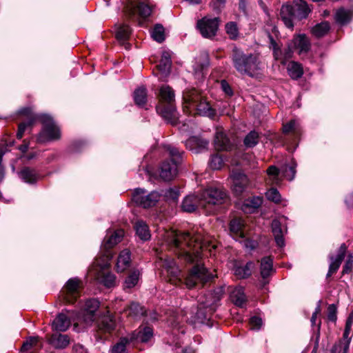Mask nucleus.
<instances>
[{"label":"nucleus","instance_id":"20","mask_svg":"<svg viewBox=\"0 0 353 353\" xmlns=\"http://www.w3.org/2000/svg\"><path fill=\"white\" fill-rule=\"evenodd\" d=\"M83 283L78 278H72L68 280V303H73L80 297Z\"/></svg>","mask_w":353,"mask_h":353},{"label":"nucleus","instance_id":"61","mask_svg":"<svg viewBox=\"0 0 353 353\" xmlns=\"http://www.w3.org/2000/svg\"><path fill=\"white\" fill-rule=\"evenodd\" d=\"M261 203L262 200L260 197H254L250 200H248L245 205L253 208H257L261 205Z\"/></svg>","mask_w":353,"mask_h":353},{"label":"nucleus","instance_id":"38","mask_svg":"<svg viewBox=\"0 0 353 353\" xmlns=\"http://www.w3.org/2000/svg\"><path fill=\"white\" fill-rule=\"evenodd\" d=\"M133 336L134 339L142 343H146L153 336V331L150 327H144L137 332H134Z\"/></svg>","mask_w":353,"mask_h":353},{"label":"nucleus","instance_id":"47","mask_svg":"<svg viewBox=\"0 0 353 353\" xmlns=\"http://www.w3.org/2000/svg\"><path fill=\"white\" fill-rule=\"evenodd\" d=\"M296 165L297 164L294 160L292 159L290 163L285 165L282 169L283 176L289 181L293 180L296 174Z\"/></svg>","mask_w":353,"mask_h":353},{"label":"nucleus","instance_id":"51","mask_svg":"<svg viewBox=\"0 0 353 353\" xmlns=\"http://www.w3.org/2000/svg\"><path fill=\"white\" fill-rule=\"evenodd\" d=\"M225 31L231 39H236L239 36V29L235 22L230 21L225 24Z\"/></svg>","mask_w":353,"mask_h":353},{"label":"nucleus","instance_id":"21","mask_svg":"<svg viewBox=\"0 0 353 353\" xmlns=\"http://www.w3.org/2000/svg\"><path fill=\"white\" fill-rule=\"evenodd\" d=\"M212 314L210 313L208 308H206L200 303L199 307L191 308L190 316H187L186 321L190 323H204L206 320L210 319Z\"/></svg>","mask_w":353,"mask_h":353},{"label":"nucleus","instance_id":"55","mask_svg":"<svg viewBox=\"0 0 353 353\" xmlns=\"http://www.w3.org/2000/svg\"><path fill=\"white\" fill-rule=\"evenodd\" d=\"M265 196L268 200L274 203H279L281 201V195L279 191L275 188H272L268 190L265 193Z\"/></svg>","mask_w":353,"mask_h":353},{"label":"nucleus","instance_id":"5","mask_svg":"<svg viewBox=\"0 0 353 353\" xmlns=\"http://www.w3.org/2000/svg\"><path fill=\"white\" fill-rule=\"evenodd\" d=\"M231 59L234 68L241 74L253 76L259 69V58L256 54H245L236 47L232 49Z\"/></svg>","mask_w":353,"mask_h":353},{"label":"nucleus","instance_id":"63","mask_svg":"<svg viewBox=\"0 0 353 353\" xmlns=\"http://www.w3.org/2000/svg\"><path fill=\"white\" fill-rule=\"evenodd\" d=\"M28 124L25 123H20L19 125L18 132L17 133V137L18 139H21L23 137V133L26 129Z\"/></svg>","mask_w":353,"mask_h":353},{"label":"nucleus","instance_id":"13","mask_svg":"<svg viewBox=\"0 0 353 353\" xmlns=\"http://www.w3.org/2000/svg\"><path fill=\"white\" fill-rule=\"evenodd\" d=\"M124 10L130 18L138 15L141 19H146L152 12L151 6L145 1H130L125 6Z\"/></svg>","mask_w":353,"mask_h":353},{"label":"nucleus","instance_id":"28","mask_svg":"<svg viewBox=\"0 0 353 353\" xmlns=\"http://www.w3.org/2000/svg\"><path fill=\"white\" fill-rule=\"evenodd\" d=\"M293 48L298 50L299 54L306 53L310 48V42L305 34H298L292 41Z\"/></svg>","mask_w":353,"mask_h":353},{"label":"nucleus","instance_id":"26","mask_svg":"<svg viewBox=\"0 0 353 353\" xmlns=\"http://www.w3.org/2000/svg\"><path fill=\"white\" fill-rule=\"evenodd\" d=\"M177 173V165L168 161L163 162L160 168V177L164 181L172 180Z\"/></svg>","mask_w":353,"mask_h":353},{"label":"nucleus","instance_id":"53","mask_svg":"<svg viewBox=\"0 0 353 353\" xmlns=\"http://www.w3.org/2000/svg\"><path fill=\"white\" fill-rule=\"evenodd\" d=\"M223 164V158L221 155L216 154L211 157L210 166L213 170H219Z\"/></svg>","mask_w":353,"mask_h":353},{"label":"nucleus","instance_id":"14","mask_svg":"<svg viewBox=\"0 0 353 353\" xmlns=\"http://www.w3.org/2000/svg\"><path fill=\"white\" fill-rule=\"evenodd\" d=\"M219 22L220 19L218 17L208 18L205 17L198 20L196 28L203 37L212 38L216 34Z\"/></svg>","mask_w":353,"mask_h":353},{"label":"nucleus","instance_id":"16","mask_svg":"<svg viewBox=\"0 0 353 353\" xmlns=\"http://www.w3.org/2000/svg\"><path fill=\"white\" fill-rule=\"evenodd\" d=\"M159 197L160 194L157 192L153 191L146 194L144 190L140 188L136 189L132 194L133 201L145 208L154 205Z\"/></svg>","mask_w":353,"mask_h":353},{"label":"nucleus","instance_id":"59","mask_svg":"<svg viewBox=\"0 0 353 353\" xmlns=\"http://www.w3.org/2000/svg\"><path fill=\"white\" fill-rule=\"evenodd\" d=\"M279 173V170L274 165L270 166L267 170V174L270 176H272L273 181H277Z\"/></svg>","mask_w":353,"mask_h":353},{"label":"nucleus","instance_id":"15","mask_svg":"<svg viewBox=\"0 0 353 353\" xmlns=\"http://www.w3.org/2000/svg\"><path fill=\"white\" fill-rule=\"evenodd\" d=\"M243 227L244 223L243 219L240 218L233 219L230 223V235L236 241H243L246 247L254 249L256 246V243L245 237Z\"/></svg>","mask_w":353,"mask_h":353},{"label":"nucleus","instance_id":"17","mask_svg":"<svg viewBox=\"0 0 353 353\" xmlns=\"http://www.w3.org/2000/svg\"><path fill=\"white\" fill-rule=\"evenodd\" d=\"M123 234L124 232L123 230H118L113 232H108L101 245V252H103V254L101 256L99 257V259H105L108 253H110L113 256L110 249L121 241Z\"/></svg>","mask_w":353,"mask_h":353},{"label":"nucleus","instance_id":"52","mask_svg":"<svg viewBox=\"0 0 353 353\" xmlns=\"http://www.w3.org/2000/svg\"><path fill=\"white\" fill-rule=\"evenodd\" d=\"M127 343L128 340L126 338L121 339L112 347L111 353H125Z\"/></svg>","mask_w":353,"mask_h":353},{"label":"nucleus","instance_id":"23","mask_svg":"<svg viewBox=\"0 0 353 353\" xmlns=\"http://www.w3.org/2000/svg\"><path fill=\"white\" fill-rule=\"evenodd\" d=\"M43 347V343L39 336H30L23 343L22 353H34Z\"/></svg>","mask_w":353,"mask_h":353},{"label":"nucleus","instance_id":"60","mask_svg":"<svg viewBox=\"0 0 353 353\" xmlns=\"http://www.w3.org/2000/svg\"><path fill=\"white\" fill-rule=\"evenodd\" d=\"M250 324L252 329L259 330L262 325V319L258 316H252L250 319Z\"/></svg>","mask_w":353,"mask_h":353},{"label":"nucleus","instance_id":"9","mask_svg":"<svg viewBox=\"0 0 353 353\" xmlns=\"http://www.w3.org/2000/svg\"><path fill=\"white\" fill-rule=\"evenodd\" d=\"M40 119L43 128L37 137L38 142L46 143L60 139V129L51 117L43 114L41 116Z\"/></svg>","mask_w":353,"mask_h":353},{"label":"nucleus","instance_id":"40","mask_svg":"<svg viewBox=\"0 0 353 353\" xmlns=\"http://www.w3.org/2000/svg\"><path fill=\"white\" fill-rule=\"evenodd\" d=\"M330 29V23L327 21H323L312 27L311 32L315 37L320 38L327 34Z\"/></svg>","mask_w":353,"mask_h":353},{"label":"nucleus","instance_id":"30","mask_svg":"<svg viewBox=\"0 0 353 353\" xmlns=\"http://www.w3.org/2000/svg\"><path fill=\"white\" fill-rule=\"evenodd\" d=\"M48 342L55 349H64L66 347V333L52 332Z\"/></svg>","mask_w":353,"mask_h":353},{"label":"nucleus","instance_id":"48","mask_svg":"<svg viewBox=\"0 0 353 353\" xmlns=\"http://www.w3.org/2000/svg\"><path fill=\"white\" fill-rule=\"evenodd\" d=\"M259 133L255 130H252L245 136L243 143L247 148H253L259 143Z\"/></svg>","mask_w":353,"mask_h":353},{"label":"nucleus","instance_id":"3","mask_svg":"<svg viewBox=\"0 0 353 353\" xmlns=\"http://www.w3.org/2000/svg\"><path fill=\"white\" fill-rule=\"evenodd\" d=\"M159 102L157 106V112L166 121L172 124L176 123L178 117L175 108V96L174 90L169 85L160 88Z\"/></svg>","mask_w":353,"mask_h":353},{"label":"nucleus","instance_id":"41","mask_svg":"<svg viewBox=\"0 0 353 353\" xmlns=\"http://www.w3.org/2000/svg\"><path fill=\"white\" fill-rule=\"evenodd\" d=\"M139 277L140 272L139 270H133L131 271L124 281V289H130L134 288L138 283Z\"/></svg>","mask_w":353,"mask_h":353},{"label":"nucleus","instance_id":"45","mask_svg":"<svg viewBox=\"0 0 353 353\" xmlns=\"http://www.w3.org/2000/svg\"><path fill=\"white\" fill-rule=\"evenodd\" d=\"M135 103L139 106H143L147 101V90L145 88H139L134 92Z\"/></svg>","mask_w":353,"mask_h":353},{"label":"nucleus","instance_id":"19","mask_svg":"<svg viewBox=\"0 0 353 353\" xmlns=\"http://www.w3.org/2000/svg\"><path fill=\"white\" fill-rule=\"evenodd\" d=\"M224 294L223 287H218L214 289L213 292L209 293L205 296V300L202 301L201 304L209 309L210 313H213L219 307V302Z\"/></svg>","mask_w":353,"mask_h":353},{"label":"nucleus","instance_id":"46","mask_svg":"<svg viewBox=\"0 0 353 353\" xmlns=\"http://www.w3.org/2000/svg\"><path fill=\"white\" fill-rule=\"evenodd\" d=\"M20 177L27 183H34L37 179V175L35 171L29 168H24L19 172Z\"/></svg>","mask_w":353,"mask_h":353},{"label":"nucleus","instance_id":"44","mask_svg":"<svg viewBox=\"0 0 353 353\" xmlns=\"http://www.w3.org/2000/svg\"><path fill=\"white\" fill-rule=\"evenodd\" d=\"M288 72L291 78L294 79L300 78L303 73L301 65L294 61H291L288 63Z\"/></svg>","mask_w":353,"mask_h":353},{"label":"nucleus","instance_id":"54","mask_svg":"<svg viewBox=\"0 0 353 353\" xmlns=\"http://www.w3.org/2000/svg\"><path fill=\"white\" fill-rule=\"evenodd\" d=\"M298 127L294 120H291L290 121L283 125V132L285 134H296L298 133Z\"/></svg>","mask_w":353,"mask_h":353},{"label":"nucleus","instance_id":"1","mask_svg":"<svg viewBox=\"0 0 353 353\" xmlns=\"http://www.w3.org/2000/svg\"><path fill=\"white\" fill-rule=\"evenodd\" d=\"M165 237L166 243L176 254L190 263L197 261L201 257V252L209 245L208 241L201 234L192 236L189 232L171 230L165 232Z\"/></svg>","mask_w":353,"mask_h":353},{"label":"nucleus","instance_id":"56","mask_svg":"<svg viewBox=\"0 0 353 353\" xmlns=\"http://www.w3.org/2000/svg\"><path fill=\"white\" fill-rule=\"evenodd\" d=\"M164 196L168 200L176 201L179 196V192L177 188H169L165 191Z\"/></svg>","mask_w":353,"mask_h":353},{"label":"nucleus","instance_id":"10","mask_svg":"<svg viewBox=\"0 0 353 353\" xmlns=\"http://www.w3.org/2000/svg\"><path fill=\"white\" fill-rule=\"evenodd\" d=\"M232 191L236 196L249 192L253 185L248 176L241 170H233L230 173Z\"/></svg>","mask_w":353,"mask_h":353},{"label":"nucleus","instance_id":"42","mask_svg":"<svg viewBox=\"0 0 353 353\" xmlns=\"http://www.w3.org/2000/svg\"><path fill=\"white\" fill-rule=\"evenodd\" d=\"M272 259L270 256L264 257L261 262V275L263 279L268 277L272 272Z\"/></svg>","mask_w":353,"mask_h":353},{"label":"nucleus","instance_id":"24","mask_svg":"<svg viewBox=\"0 0 353 353\" xmlns=\"http://www.w3.org/2000/svg\"><path fill=\"white\" fill-rule=\"evenodd\" d=\"M131 30L128 25L119 24L117 26L116 38L126 50L130 49V44L128 42Z\"/></svg>","mask_w":353,"mask_h":353},{"label":"nucleus","instance_id":"37","mask_svg":"<svg viewBox=\"0 0 353 353\" xmlns=\"http://www.w3.org/2000/svg\"><path fill=\"white\" fill-rule=\"evenodd\" d=\"M272 230L276 244L282 247L284 245V239L283 238V232L281 228V224L279 221L274 220L272 223Z\"/></svg>","mask_w":353,"mask_h":353},{"label":"nucleus","instance_id":"8","mask_svg":"<svg viewBox=\"0 0 353 353\" xmlns=\"http://www.w3.org/2000/svg\"><path fill=\"white\" fill-rule=\"evenodd\" d=\"M214 276L208 272V270L203 265L197 264L194 265L185 279V284L189 289L196 286L203 287L205 283L211 281Z\"/></svg>","mask_w":353,"mask_h":353},{"label":"nucleus","instance_id":"7","mask_svg":"<svg viewBox=\"0 0 353 353\" xmlns=\"http://www.w3.org/2000/svg\"><path fill=\"white\" fill-rule=\"evenodd\" d=\"M112 259L110 253H108L105 259L97 258L90 269V272L107 288H112L117 285L116 276L108 270L110 261Z\"/></svg>","mask_w":353,"mask_h":353},{"label":"nucleus","instance_id":"35","mask_svg":"<svg viewBox=\"0 0 353 353\" xmlns=\"http://www.w3.org/2000/svg\"><path fill=\"white\" fill-rule=\"evenodd\" d=\"M136 234L143 241H147L150 238V232L148 225L143 221H138L134 225Z\"/></svg>","mask_w":353,"mask_h":353},{"label":"nucleus","instance_id":"57","mask_svg":"<svg viewBox=\"0 0 353 353\" xmlns=\"http://www.w3.org/2000/svg\"><path fill=\"white\" fill-rule=\"evenodd\" d=\"M353 268V256L349 255L343 267L342 274H350L352 272Z\"/></svg>","mask_w":353,"mask_h":353},{"label":"nucleus","instance_id":"2","mask_svg":"<svg viewBox=\"0 0 353 353\" xmlns=\"http://www.w3.org/2000/svg\"><path fill=\"white\" fill-rule=\"evenodd\" d=\"M183 110L199 115L213 118L216 110L206 101L205 98L196 89L188 90L183 93Z\"/></svg>","mask_w":353,"mask_h":353},{"label":"nucleus","instance_id":"4","mask_svg":"<svg viewBox=\"0 0 353 353\" xmlns=\"http://www.w3.org/2000/svg\"><path fill=\"white\" fill-rule=\"evenodd\" d=\"M311 12V8L304 0H294L292 5H283L280 10V19L285 26L293 29L294 20L306 19Z\"/></svg>","mask_w":353,"mask_h":353},{"label":"nucleus","instance_id":"18","mask_svg":"<svg viewBox=\"0 0 353 353\" xmlns=\"http://www.w3.org/2000/svg\"><path fill=\"white\" fill-rule=\"evenodd\" d=\"M96 340L103 341L105 334L111 333L115 327V321L110 315H106L100 319L97 323Z\"/></svg>","mask_w":353,"mask_h":353},{"label":"nucleus","instance_id":"58","mask_svg":"<svg viewBox=\"0 0 353 353\" xmlns=\"http://www.w3.org/2000/svg\"><path fill=\"white\" fill-rule=\"evenodd\" d=\"M327 319L330 321H336V307L335 305L332 304L328 306L327 308Z\"/></svg>","mask_w":353,"mask_h":353},{"label":"nucleus","instance_id":"49","mask_svg":"<svg viewBox=\"0 0 353 353\" xmlns=\"http://www.w3.org/2000/svg\"><path fill=\"white\" fill-rule=\"evenodd\" d=\"M166 150L169 152V155L172 159V163L177 165L181 159L183 152L179 151L176 148L170 145L165 146Z\"/></svg>","mask_w":353,"mask_h":353},{"label":"nucleus","instance_id":"12","mask_svg":"<svg viewBox=\"0 0 353 353\" xmlns=\"http://www.w3.org/2000/svg\"><path fill=\"white\" fill-rule=\"evenodd\" d=\"M200 196L203 200V208L206 204L220 205L225 202L228 199L226 192L222 188L212 187L203 190Z\"/></svg>","mask_w":353,"mask_h":353},{"label":"nucleus","instance_id":"29","mask_svg":"<svg viewBox=\"0 0 353 353\" xmlns=\"http://www.w3.org/2000/svg\"><path fill=\"white\" fill-rule=\"evenodd\" d=\"M130 252L125 249L122 250L117 258L116 268L117 272H122L128 268L131 263Z\"/></svg>","mask_w":353,"mask_h":353},{"label":"nucleus","instance_id":"33","mask_svg":"<svg viewBox=\"0 0 353 353\" xmlns=\"http://www.w3.org/2000/svg\"><path fill=\"white\" fill-rule=\"evenodd\" d=\"M52 332H66V314L63 312L59 314L52 322Z\"/></svg>","mask_w":353,"mask_h":353},{"label":"nucleus","instance_id":"36","mask_svg":"<svg viewBox=\"0 0 353 353\" xmlns=\"http://www.w3.org/2000/svg\"><path fill=\"white\" fill-rule=\"evenodd\" d=\"M232 302L237 306L242 307L246 301L244 290L241 287L236 288L230 295Z\"/></svg>","mask_w":353,"mask_h":353},{"label":"nucleus","instance_id":"50","mask_svg":"<svg viewBox=\"0 0 353 353\" xmlns=\"http://www.w3.org/2000/svg\"><path fill=\"white\" fill-rule=\"evenodd\" d=\"M151 36L156 41L159 43L163 42L165 40L164 28L163 26L157 24L151 32Z\"/></svg>","mask_w":353,"mask_h":353},{"label":"nucleus","instance_id":"43","mask_svg":"<svg viewBox=\"0 0 353 353\" xmlns=\"http://www.w3.org/2000/svg\"><path fill=\"white\" fill-rule=\"evenodd\" d=\"M125 312L128 316L136 319L145 315L146 310L139 303H132L125 310Z\"/></svg>","mask_w":353,"mask_h":353},{"label":"nucleus","instance_id":"34","mask_svg":"<svg viewBox=\"0 0 353 353\" xmlns=\"http://www.w3.org/2000/svg\"><path fill=\"white\" fill-rule=\"evenodd\" d=\"M352 16L353 12L351 10L341 8L336 10L334 19L338 23L344 25L350 21Z\"/></svg>","mask_w":353,"mask_h":353},{"label":"nucleus","instance_id":"25","mask_svg":"<svg viewBox=\"0 0 353 353\" xmlns=\"http://www.w3.org/2000/svg\"><path fill=\"white\" fill-rule=\"evenodd\" d=\"M202 201L200 196L188 195L183 199L181 208L184 212H193L199 207L203 208Z\"/></svg>","mask_w":353,"mask_h":353},{"label":"nucleus","instance_id":"32","mask_svg":"<svg viewBox=\"0 0 353 353\" xmlns=\"http://www.w3.org/2000/svg\"><path fill=\"white\" fill-rule=\"evenodd\" d=\"M214 145L219 150H229L232 145L223 131H217L215 134Z\"/></svg>","mask_w":353,"mask_h":353},{"label":"nucleus","instance_id":"22","mask_svg":"<svg viewBox=\"0 0 353 353\" xmlns=\"http://www.w3.org/2000/svg\"><path fill=\"white\" fill-rule=\"evenodd\" d=\"M346 250L347 247L345 244L343 243L339 249L336 257H330V259L331 260V263L330 264L329 266L328 272L327 274V278L331 276L333 274L337 272L345 257Z\"/></svg>","mask_w":353,"mask_h":353},{"label":"nucleus","instance_id":"27","mask_svg":"<svg viewBox=\"0 0 353 353\" xmlns=\"http://www.w3.org/2000/svg\"><path fill=\"white\" fill-rule=\"evenodd\" d=\"M208 144V140L199 137H192L185 141L186 148L196 153L207 148Z\"/></svg>","mask_w":353,"mask_h":353},{"label":"nucleus","instance_id":"62","mask_svg":"<svg viewBox=\"0 0 353 353\" xmlns=\"http://www.w3.org/2000/svg\"><path fill=\"white\" fill-rule=\"evenodd\" d=\"M221 87L222 90L228 95L231 97L233 94L232 90L229 83L225 80H222L221 82Z\"/></svg>","mask_w":353,"mask_h":353},{"label":"nucleus","instance_id":"11","mask_svg":"<svg viewBox=\"0 0 353 353\" xmlns=\"http://www.w3.org/2000/svg\"><path fill=\"white\" fill-rule=\"evenodd\" d=\"M156 263L158 267L166 272L170 281L173 284L178 285L182 282L181 270L172 259L161 254L158 256Z\"/></svg>","mask_w":353,"mask_h":353},{"label":"nucleus","instance_id":"6","mask_svg":"<svg viewBox=\"0 0 353 353\" xmlns=\"http://www.w3.org/2000/svg\"><path fill=\"white\" fill-rule=\"evenodd\" d=\"M99 305L100 303L96 299L86 300L81 314L77 316V321L73 320L72 323L70 320L68 321V329L72 326L73 330L79 332L84 329L85 325H91L96 319V312Z\"/></svg>","mask_w":353,"mask_h":353},{"label":"nucleus","instance_id":"39","mask_svg":"<svg viewBox=\"0 0 353 353\" xmlns=\"http://www.w3.org/2000/svg\"><path fill=\"white\" fill-rule=\"evenodd\" d=\"M254 267V264L251 261L248 262L244 266H236L234 270V274L239 279H245L251 274Z\"/></svg>","mask_w":353,"mask_h":353},{"label":"nucleus","instance_id":"64","mask_svg":"<svg viewBox=\"0 0 353 353\" xmlns=\"http://www.w3.org/2000/svg\"><path fill=\"white\" fill-rule=\"evenodd\" d=\"M72 353H85V350L81 345H75L72 349Z\"/></svg>","mask_w":353,"mask_h":353},{"label":"nucleus","instance_id":"31","mask_svg":"<svg viewBox=\"0 0 353 353\" xmlns=\"http://www.w3.org/2000/svg\"><path fill=\"white\" fill-rule=\"evenodd\" d=\"M172 66L171 54L168 51L162 53L160 63L157 65L159 71L163 75L167 76L170 72Z\"/></svg>","mask_w":353,"mask_h":353}]
</instances>
